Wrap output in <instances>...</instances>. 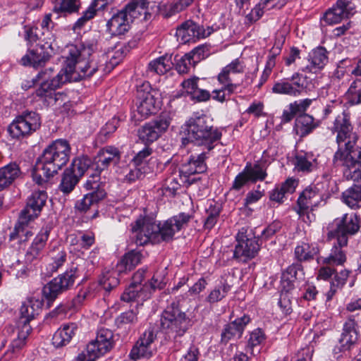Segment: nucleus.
<instances>
[{
    "label": "nucleus",
    "mask_w": 361,
    "mask_h": 361,
    "mask_svg": "<svg viewBox=\"0 0 361 361\" xmlns=\"http://www.w3.org/2000/svg\"><path fill=\"white\" fill-rule=\"evenodd\" d=\"M99 35L94 34L82 41L79 45L68 47L64 67L54 75L53 68H45L37 73L24 88H30L36 82H40L36 90V95L44 99L48 104L54 105L63 94L56 92L68 81H76L93 75L99 68V62L94 59L93 54L99 47Z\"/></svg>",
    "instance_id": "obj_1"
},
{
    "label": "nucleus",
    "mask_w": 361,
    "mask_h": 361,
    "mask_svg": "<svg viewBox=\"0 0 361 361\" xmlns=\"http://www.w3.org/2000/svg\"><path fill=\"white\" fill-rule=\"evenodd\" d=\"M353 129L349 112L344 111L336 116L331 132L336 133L338 149L332 162L342 167L346 180L355 183L342 193V200L350 208L356 209L361 207V146L355 148L358 136Z\"/></svg>",
    "instance_id": "obj_2"
},
{
    "label": "nucleus",
    "mask_w": 361,
    "mask_h": 361,
    "mask_svg": "<svg viewBox=\"0 0 361 361\" xmlns=\"http://www.w3.org/2000/svg\"><path fill=\"white\" fill-rule=\"evenodd\" d=\"M191 219L185 213H180L164 221L161 225L157 224L149 219L140 218L132 227L135 233V243L145 245L148 243H159L161 241H170L176 233L185 227Z\"/></svg>",
    "instance_id": "obj_3"
},
{
    "label": "nucleus",
    "mask_w": 361,
    "mask_h": 361,
    "mask_svg": "<svg viewBox=\"0 0 361 361\" xmlns=\"http://www.w3.org/2000/svg\"><path fill=\"white\" fill-rule=\"evenodd\" d=\"M71 148L66 140L53 141L43 151L37 161V170H41L45 178H49L56 173L70 159Z\"/></svg>",
    "instance_id": "obj_4"
},
{
    "label": "nucleus",
    "mask_w": 361,
    "mask_h": 361,
    "mask_svg": "<svg viewBox=\"0 0 361 361\" xmlns=\"http://www.w3.org/2000/svg\"><path fill=\"white\" fill-rule=\"evenodd\" d=\"M186 139L197 145H202L207 151L214 148V143L218 141L221 133L214 128L209 118L203 114H194L187 121Z\"/></svg>",
    "instance_id": "obj_5"
},
{
    "label": "nucleus",
    "mask_w": 361,
    "mask_h": 361,
    "mask_svg": "<svg viewBox=\"0 0 361 361\" xmlns=\"http://www.w3.org/2000/svg\"><path fill=\"white\" fill-rule=\"evenodd\" d=\"M190 326V319L180 309L178 302H173L162 313L161 329L169 337L183 336Z\"/></svg>",
    "instance_id": "obj_6"
},
{
    "label": "nucleus",
    "mask_w": 361,
    "mask_h": 361,
    "mask_svg": "<svg viewBox=\"0 0 361 361\" xmlns=\"http://www.w3.org/2000/svg\"><path fill=\"white\" fill-rule=\"evenodd\" d=\"M80 275L79 267L72 265L63 274L53 279L44 286L42 289L43 296L49 302L54 301L59 295L71 289Z\"/></svg>",
    "instance_id": "obj_7"
},
{
    "label": "nucleus",
    "mask_w": 361,
    "mask_h": 361,
    "mask_svg": "<svg viewBox=\"0 0 361 361\" xmlns=\"http://www.w3.org/2000/svg\"><path fill=\"white\" fill-rule=\"evenodd\" d=\"M121 159L119 149L114 146H106L101 149L94 158L92 169L94 172L90 174L92 179L87 180V185L92 189L95 188L92 184H96L99 180L102 171L107 169L111 164H118Z\"/></svg>",
    "instance_id": "obj_8"
},
{
    "label": "nucleus",
    "mask_w": 361,
    "mask_h": 361,
    "mask_svg": "<svg viewBox=\"0 0 361 361\" xmlns=\"http://www.w3.org/2000/svg\"><path fill=\"white\" fill-rule=\"evenodd\" d=\"M336 228L329 231L328 239H338L340 244L347 245L348 236L355 235L360 228V218L355 213L345 214L334 221Z\"/></svg>",
    "instance_id": "obj_9"
},
{
    "label": "nucleus",
    "mask_w": 361,
    "mask_h": 361,
    "mask_svg": "<svg viewBox=\"0 0 361 361\" xmlns=\"http://www.w3.org/2000/svg\"><path fill=\"white\" fill-rule=\"evenodd\" d=\"M236 245L233 251V259L238 262L246 263L257 255L260 245L255 237H249L247 230L241 228L235 236Z\"/></svg>",
    "instance_id": "obj_10"
},
{
    "label": "nucleus",
    "mask_w": 361,
    "mask_h": 361,
    "mask_svg": "<svg viewBox=\"0 0 361 361\" xmlns=\"http://www.w3.org/2000/svg\"><path fill=\"white\" fill-rule=\"evenodd\" d=\"M114 345L112 331L102 328L98 330L95 339L91 341L84 352L89 356V361L97 360L109 353Z\"/></svg>",
    "instance_id": "obj_11"
},
{
    "label": "nucleus",
    "mask_w": 361,
    "mask_h": 361,
    "mask_svg": "<svg viewBox=\"0 0 361 361\" xmlns=\"http://www.w3.org/2000/svg\"><path fill=\"white\" fill-rule=\"evenodd\" d=\"M356 322L349 318L343 324V332L338 343L334 348L333 353L336 359H339L343 354L350 353L358 344V332Z\"/></svg>",
    "instance_id": "obj_12"
},
{
    "label": "nucleus",
    "mask_w": 361,
    "mask_h": 361,
    "mask_svg": "<svg viewBox=\"0 0 361 361\" xmlns=\"http://www.w3.org/2000/svg\"><path fill=\"white\" fill-rule=\"evenodd\" d=\"M40 125V118L38 114L26 111L18 116L9 126L8 132L13 137L19 138L36 131Z\"/></svg>",
    "instance_id": "obj_13"
},
{
    "label": "nucleus",
    "mask_w": 361,
    "mask_h": 361,
    "mask_svg": "<svg viewBox=\"0 0 361 361\" xmlns=\"http://www.w3.org/2000/svg\"><path fill=\"white\" fill-rule=\"evenodd\" d=\"M54 48L50 42H45L29 48L26 54L20 59L23 66H30L37 68L42 67L49 61L54 54Z\"/></svg>",
    "instance_id": "obj_14"
},
{
    "label": "nucleus",
    "mask_w": 361,
    "mask_h": 361,
    "mask_svg": "<svg viewBox=\"0 0 361 361\" xmlns=\"http://www.w3.org/2000/svg\"><path fill=\"white\" fill-rule=\"evenodd\" d=\"M170 124V117L167 115H161L139 128V139L145 144H151L167 130Z\"/></svg>",
    "instance_id": "obj_15"
},
{
    "label": "nucleus",
    "mask_w": 361,
    "mask_h": 361,
    "mask_svg": "<svg viewBox=\"0 0 361 361\" xmlns=\"http://www.w3.org/2000/svg\"><path fill=\"white\" fill-rule=\"evenodd\" d=\"M324 183H317L306 187L300 194L297 206L302 209H314L322 205L325 200Z\"/></svg>",
    "instance_id": "obj_16"
},
{
    "label": "nucleus",
    "mask_w": 361,
    "mask_h": 361,
    "mask_svg": "<svg viewBox=\"0 0 361 361\" xmlns=\"http://www.w3.org/2000/svg\"><path fill=\"white\" fill-rule=\"evenodd\" d=\"M305 80L306 78L295 73L290 78H283L275 82L271 91L277 94L298 97L307 88Z\"/></svg>",
    "instance_id": "obj_17"
},
{
    "label": "nucleus",
    "mask_w": 361,
    "mask_h": 361,
    "mask_svg": "<svg viewBox=\"0 0 361 361\" xmlns=\"http://www.w3.org/2000/svg\"><path fill=\"white\" fill-rule=\"evenodd\" d=\"M157 334L153 329H147L140 337L130 350L129 357L136 361L141 358H149L156 351L154 342Z\"/></svg>",
    "instance_id": "obj_18"
},
{
    "label": "nucleus",
    "mask_w": 361,
    "mask_h": 361,
    "mask_svg": "<svg viewBox=\"0 0 361 361\" xmlns=\"http://www.w3.org/2000/svg\"><path fill=\"white\" fill-rule=\"evenodd\" d=\"M135 8V5L128 4L114 14L106 23V31L111 35L125 34L130 28V21L133 16L132 11Z\"/></svg>",
    "instance_id": "obj_19"
},
{
    "label": "nucleus",
    "mask_w": 361,
    "mask_h": 361,
    "mask_svg": "<svg viewBox=\"0 0 361 361\" xmlns=\"http://www.w3.org/2000/svg\"><path fill=\"white\" fill-rule=\"evenodd\" d=\"M355 6L349 0H338L336 5L329 9L322 20L329 25L340 23L344 18H348L355 13Z\"/></svg>",
    "instance_id": "obj_20"
},
{
    "label": "nucleus",
    "mask_w": 361,
    "mask_h": 361,
    "mask_svg": "<svg viewBox=\"0 0 361 361\" xmlns=\"http://www.w3.org/2000/svg\"><path fill=\"white\" fill-rule=\"evenodd\" d=\"M245 66L240 59L233 60L229 64L222 68L217 75L219 83H226L225 88L228 90V94H232L239 85L233 83L231 78V74L243 73L245 71Z\"/></svg>",
    "instance_id": "obj_21"
},
{
    "label": "nucleus",
    "mask_w": 361,
    "mask_h": 361,
    "mask_svg": "<svg viewBox=\"0 0 361 361\" xmlns=\"http://www.w3.org/2000/svg\"><path fill=\"white\" fill-rule=\"evenodd\" d=\"M47 199V192L44 190H35L27 198L25 208L21 212L22 221L25 220V216L34 219L37 217L45 205Z\"/></svg>",
    "instance_id": "obj_22"
},
{
    "label": "nucleus",
    "mask_w": 361,
    "mask_h": 361,
    "mask_svg": "<svg viewBox=\"0 0 361 361\" xmlns=\"http://www.w3.org/2000/svg\"><path fill=\"white\" fill-rule=\"evenodd\" d=\"M206 152L191 154L183 160L180 168V172L185 176H190L196 173H202L207 171L205 159Z\"/></svg>",
    "instance_id": "obj_23"
},
{
    "label": "nucleus",
    "mask_w": 361,
    "mask_h": 361,
    "mask_svg": "<svg viewBox=\"0 0 361 361\" xmlns=\"http://www.w3.org/2000/svg\"><path fill=\"white\" fill-rule=\"evenodd\" d=\"M209 32L206 33L204 29L192 20H187L177 28L176 35L183 43L195 42L197 39L207 37Z\"/></svg>",
    "instance_id": "obj_24"
},
{
    "label": "nucleus",
    "mask_w": 361,
    "mask_h": 361,
    "mask_svg": "<svg viewBox=\"0 0 361 361\" xmlns=\"http://www.w3.org/2000/svg\"><path fill=\"white\" fill-rule=\"evenodd\" d=\"M249 316L244 314L235 319L232 322L225 325L221 333V343L226 344L232 339L239 338L242 336L245 327L250 322Z\"/></svg>",
    "instance_id": "obj_25"
},
{
    "label": "nucleus",
    "mask_w": 361,
    "mask_h": 361,
    "mask_svg": "<svg viewBox=\"0 0 361 361\" xmlns=\"http://www.w3.org/2000/svg\"><path fill=\"white\" fill-rule=\"evenodd\" d=\"M51 229L52 227L49 224L41 228L26 253L27 260L32 261L41 257Z\"/></svg>",
    "instance_id": "obj_26"
},
{
    "label": "nucleus",
    "mask_w": 361,
    "mask_h": 361,
    "mask_svg": "<svg viewBox=\"0 0 361 361\" xmlns=\"http://www.w3.org/2000/svg\"><path fill=\"white\" fill-rule=\"evenodd\" d=\"M328 60L326 49L322 47H317L309 54L308 63L301 67L300 71L316 73L326 65Z\"/></svg>",
    "instance_id": "obj_27"
},
{
    "label": "nucleus",
    "mask_w": 361,
    "mask_h": 361,
    "mask_svg": "<svg viewBox=\"0 0 361 361\" xmlns=\"http://www.w3.org/2000/svg\"><path fill=\"white\" fill-rule=\"evenodd\" d=\"M140 102L137 104V111L141 118H146L154 114L160 109L161 102L156 98L152 92H143L140 95Z\"/></svg>",
    "instance_id": "obj_28"
},
{
    "label": "nucleus",
    "mask_w": 361,
    "mask_h": 361,
    "mask_svg": "<svg viewBox=\"0 0 361 361\" xmlns=\"http://www.w3.org/2000/svg\"><path fill=\"white\" fill-rule=\"evenodd\" d=\"M42 307L43 301L39 299L32 298L25 301L22 304L20 310V317L19 325H30V322L33 319L36 315L39 314Z\"/></svg>",
    "instance_id": "obj_29"
},
{
    "label": "nucleus",
    "mask_w": 361,
    "mask_h": 361,
    "mask_svg": "<svg viewBox=\"0 0 361 361\" xmlns=\"http://www.w3.org/2000/svg\"><path fill=\"white\" fill-rule=\"evenodd\" d=\"M107 5V0H93L87 8L82 13V16L74 23L73 30L74 32L81 30L88 21L96 16L98 11L104 10Z\"/></svg>",
    "instance_id": "obj_30"
},
{
    "label": "nucleus",
    "mask_w": 361,
    "mask_h": 361,
    "mask_svg": "<svg viewBox=\"0 0 361 361\" xmlns=\"http://www.w3.org/2000/svg\"><path fill=\"white\" fill-rule=\"evenodd\" d=\"M78 330L75 323H68L62 325L54 334L52 343L56 348H61L70 343Z\"/></svg>",
    "instance_id": "obj_31"
},
{
    "label": "nucleus",
    "mask_w": 361,
    "mask_h": 361,
    "mask_svg": "<svg viewBox=\"0 0 361 361\" xmlns=\"http://www.w3.org/2000/svg\"><path fill=\"white\" fill-rule=\"evenodd\" d=\"M20 175L19 166L11 162L0 168V191L11 185Z\"/></svg>",
    "instance_id": "obj_32"
},
{
    "label": "nucleus",
    "mask_w": 361,
    "mask_h": 361,
    "mask_svg": "<svg viewBox=\"0 0 361 361\" xmlns=\"http://www.w3.org/2000/svg\"><path fill=\"white\" fill-rule=\"evenodd\" d=\"M331 240H334L333 246L329 256L324 259V263L332 266L343 265L346 261V253L344 248L347 245L340 244L338 239H331Z\"/></svg>",
    "instance_id": "obj_33"
},
{
    "label": "nucleus",
    "mask_w": 361,
    "mask_h": 361,
    "mask_svg": "<svg viewBox=\"0 0 361 361\" xmlns=\"http://www.w3.org/2000/svg\"><path fill=\"white\" fill-rule=\"evenodd\" d=\"M142 255L140 251L131 250L126 253L116 265L118 273L126 272L134 269L141 262Z\"/></svg>",
    "instance_id": "obj_34"
},
{
    "label": "nucleus",
    "mask_w": 361,
    "mask_h": 361,
    "mask_svg": "<svg viewBox=\"0 0 361 361\" xmlns=\"http://www.w3.org/2000/svg\"><path fill=\"white\" fill-rule=\"evenodd\" d=\"M105 195L106 192L103 189H97L84 195L82 199L77 201L75 208L80 212H86L92 206L102 200Z\"/></svg>",
    "instance_id": "obj_35"
},
{
    "label": "nucleus",
    "mask_w": 361,
    "mask_h": 361,
    "mask_svg": "<svg viewBox=\"0 0 361 361\" xmlns=\"http://www.w3.org/2000/svg\"><path fill=\"white\" fill-rule=\"evenodd\" d=\"M295 166L298 171L311 172L317 168V156L312 152L300 153L295 157Z\"/></svg>",
    "instance_id": "obj_36"
},
{
    "label": "nucleus",
    "mask_w": 361,
    "mask_h": 361,
    "mask_svg": "<svg viewBox=\"0 0 361 361\" xmlns=\"http://www.w3.org/2000/svg\"><path fill=\"white\" fill-rule=\"evenodd\" d=\"M92 164L93 162L87 156L78 157L73 160L71 167L68 169L78 178H81L86 171H88L90 175L94 172Z\"/></svg>",
    "instance_id": "obj_37"
},
{
    "label": "nucleus",
    "mask_w": 361,
    "mask_h": 361,
    "mask_svg": "<svg viewBox=\"0 0 361 361\" xmlns=\"http://www.w3.org/2000/svg\"><path fill=\"white\" fill-rule=\"evenodd\" d=\"M172 65L171 57L164 55L150 61L148 64V71L163 75L171 70Z\"/></svg>",
    "instance_id": "obj_38"
},
{
    "label": "nucleus",
    "mask_w": 361,
    "mask_h": 361,
    "mask_svg": "<svg viewBox=\"0 0 361 361\" xmlns=\"http://www.w3.org/2000/svg\"><path fill=\"white\" fill-rule=\"evenodd\" d=\"M32 331L30 325L25 324L22 326L18 331L17 338L14 339L9 347L6 355L16 354L21 350L25 345V341Z\"/></svg>",
    "instance_id": "obj_39"
},
{
    "label": "nucleus",
    "mask_w": 361,
    "mask_h": 361,
    "mask_svg": "<svg viewBox=\"0 0 361 361\" xmlns=\"http://www.w3.org/2000/svg\"><path fill=\"white\" fill-rule=\"evenodd\" d=\"M50 262L48 264L47 269L49 272L57 271L67 260L66 252L60 247L54 249L49 253Z\"/></svg>",
    "instance_id": "obj_40"
},
{
    "label": "nucleus",
    "mask_w": 361,
    "mask_h": 361,
    "mask_svg": "<svg viewBox=\"0 0 361 361\" xmlns=\"http://www.w3.org/2000/svg\"><path fill=\"white\" fill-rule=\"evenodd\" d=\"M314 118L308 114H303L296 119L295 128L297 133L301 137L310 134L315 128Z\"/></svg>",
    "instance_id": "obj_41"
},
{
    "label": "nucleus",
    "mask_w": 361,
    "mask_h": 361,
    "mask_svg": "<svg viewBox=\"0 0 361 361\" xmlns=\"http://www.w3.org/2000/svg\"><path fill=\"white\" fill-rule=\"evenodd\" d=\"M244 171L252 183L262 181L267 176V169L258 162L253 165L250 162L247 163Z\"/></svg>",
    "instance_id": "obj_42"
},
{
    "label": "nucleus",
    "mask_w": 361,
    "mask_h": 361,
    "mask_svg": "<svg viewBox=\"0 0 361 361\" xmlns=\"http://www.w3.org/2000/svg\"><path fill=\"white\" fill-rule=\"evenodd\" d=\"M318 249L313 244L302 243L295 249V256L299 262L308 261L314 258Z\"/></svg>",
    "instance_id": "obj_43"
},
{
    "label": "nucleus",
    "mask_w": 361,
    "mask_h": 361,
    "mask_svg": "<svg viewBox=\"0 0 361 361\" xmlns=\"http://www.w3.org/2000/svg\"><path fill=\"white\" fill-rule=\"evenodd\" d=\"M149 297V293H145L141 286L130 284L121 295V298L123 301L129 302L135 300L139 302Z\"/></svg>",
    "instance_id": "obj_44"
},
{
    "label": "nucleus",
    "mask_w": 361,
    "mask_h": 361,
    "mask_svg": "<svg viewBox=\"0 0 361 361\" xmlns=\"http://www.w3.org/2000/svg\"><path fill=\"white\" fill-rule=\"evenodd\" d=\"M80 178L75 175V173H72L71 170L68 169L65 170L63 172L61 182L59 185L60 190L63 193H69L71 192L79 181Z\"/></svg>",
    "instance_id": "obj_45"
},
{
    "label": "nucleus",
    "mask_w": 361,
    "mask_h": 361,
    "mask_svg": "<svg viewBox=\"0 0 361 361\" xmlns=\"http://www.w3.org/2000/svg\"><path fill=\"white\" fill-rule=\"evenodd\" d=\"M80 6V0H59L54 8V11L57 13H73L78 12Z\"/></svg>",
    "instance_id": "obj_46"
},
{
    "label": "nucleus",
    "mask_w": 361,
    "mask_h": 361,
    "mask_svg": "<svg viewBox=\"0 0 361 361\" xmlns=\"http://www.w3.org/2000/svg\"><path fill=\"white\" fill-rule=\"evenodd\" d=\"M231 290V286L224 282L216 286L210 291L206 300L209 303H216L224 298Z\"/></svg>",
    "instance_id": "obj_47"
},
{
    "label": "nucleus",
    "mask_w": 361,
    "mask_h": 361,
    "mask_svg": "<svg viewBox=\"0 0 361 361\" xmlns=\"http://www.w3.org/2000/svg\"><path fill=\"white\" fill-rule=\"evenodd\" d=\"M265 340V334L260 329H256L249 335L246 350L251 354L255 353V348L259 346Z\"/></svg>",
    "instance_id": "obj_48"
},
{
    "label": "nucleus",
    "mask_w": 361,
    "mask_h": 361,
    "mask_svg": "<svg viewBox=\"0 0 361 361\" xmlns=\"http://www.w3.org/2000/svg\"><path fill=\"white\" fill-rule=\"evenodd\" d=\"M192 56L187 53L180 59H176V69L180 74L187 73L195 65Z\"/></svg>",
    "instance_id": "obj_49"
},
{
    "label": "nucleus",
    "mask_w": 361,
    "mask_h": 361,
    "mask_svg": "<svg viewBox=\"0 0 361 361\" xmlns=\"http://www.w3.org/2000/svg\"><path fill=\"white\" fill-rule=\"evenodd\" d=\"M116 272H106L99 279V283L106 291H111L119 283Z\"/></svg>",
    "instance_id": "obj_50"
},
{
    "label": "nucleus",
    "mask_w": 361,
    "mask_h": 361,
    "mask_svg": "<svg viewBox=\"0 0 361 361\" xmlns=\"http://www.w3.org/2000/svg\"><path fill=\"white\" fill-rule=\"evenodd\" d=\"M348 95L353 104L361 103V80H355L350 84Z\"/></svg>",
    "instance_id": "obj_51"
},
{
    "label": "nucleus",
    "mask_w": 361,
    "mask_h": 361,
    "mask_svg": "<svg viewBox=\"0 0 361 361\" xmlns=\"http://www.w3.org/2000/svg\"><path fill=\"white\" fill-rule=\"evenodd\" d=\"M129 4H133L136 6V8L132 11V13L133 14V18H135L136 14H139L140 16L143 15V19L145 20H149L152 18V15L148 9L149 2L145 0H141L130 3Z\"/></svg>",
    "instance_id": "obj_52"
},
{
    "label": "nucleus",
    "mask_w": 361,
    "mask_h": 361,
    "mask_svg": "<svg viewBox=\"0 0 361 361\" xmlns=\"http://www.w3.org/2000/svg\"><path fill=\"white\" fill-rule=\"evenodd\" d=\"M90 291L89 289L80 290L77 295L72 300L68 306L69 310L77 311L83 305L84 301L90 296Z\"/></svg>",
    "instance_id": "obj_53"
},
{
    "label": "nucleus",
    "mask_w": 361,
    "mask_h": 361,
    "mask_svg": "<svg viewBox=\"0 0 361 361\" xmlns=\"http://www.w3.org/2000/svg\"><path fill=\"white\" fill-rule=\"evenodd\" d=\"M207 217L204 222V227L207 229H212L217 222L220 209L219 207L210 205L207 209Z\"/></svg>",
    "instance_id": "obj_54"
},
{
    "label": "nucleus",
    "mask_w": 361,
    "mask_h": 361,
    "mask_svg": "<svg viewBox=\"0 0 361 361\" xmlns=\"http://www.w3.org/2000/svg\"><path fill=\"white\" fill-rule=\"evenodd\" d=\"M25 220H26V221H22L21 214H20L19 216L18 221L16 224L17 227H18V237H19V240L20 241H25L27 239V237L29 235H32V233L29 231L28 227H27V224H28L29 221L32 220V219L28 217L27 216H25Z\"/></svg>",
    "instance_id": "obj_55"
},
{
    "label": "nucleus",
    "mask_w": 361,
    "mask_h": 361,
    "mask_svg": "<svg viewBox=\"0 0 361 361\" xmlns=\"http://www.w3.org/2000/svg\"><path fill=\"white\" fill-rule=\"evenodd\" d=\"M188 54L192 56V60L196 64L208 56L209 54V48L207 45L202 44L195 47L191 51L188 52Z\"/></svg>",
    "instance_id": "obj_56"
},
{
    "label": "nucleus",
    "mask_w": 361,
    "mask_h": 361,
    "mask_svg": "<svg viewBox=\"0 0 361 361\" xmlns=\"http://www.w3.org/2000/svg\"><path fill=\"white\" fill-rule=\"evenodd\" d=\"M160 12L164 18H169L181 11L176 1L173 2H167L161 5Z\"/></svg>",
    "instance_id": "obj_57"
},
{
    "label": "nucleus",
    "mask_w": 361,
    "mask_h": 361,
    "mask_svg": "<svg viewBox=\"0 0 361 361\" xmlns=\"http://www.w3.org/2000/svg\"><path fill=\"white\" fill-rule=\"evenodd\" d=\"M103 61L106 63L107 59H109V63L111 66H116L119 63L123 57V51L121 49H118L114 51H109L105 54L102 55Z\"/></svg>",
    "instance_id": "obj_58"
},
{
    "label": "nucleus",
    "mask_w": 361,
    "mask_h": 361,
    "mask_svg": "<svg viewBox=\"0 0 361 361\" xmlns=\"http://www.w3.org/2000/svg\"><path fill=\"white\" fill-rule=\"evenodd\" d=\"M282 224L279 221H274L263 230L261 238L265 240H269L281 228Z\"/></svg>",
    "instance_id": "obj_59"
},
{
    "label": "nucleus",
    "mask_w": 361,
    "mask_h": 361,
    "mask_svg": "<svg viewBox=\"0 0 361 361\" xmlns=\"http://www.w3.org/2000/svg\"><path fill=\"white\" fill-rule=\"evenodd\" d=\"M24 30V39L28 43H34L36 42L39 39V36L37 34V27L27 25L23 27Z\"/></svg>",
    "instance_id": "obj_60"
},
{
    "label": "nucleus",
    "mask_w": 361,
    "mask_h": 361,
    "mask_svg": "<svg viewBox=\"0 0 361 361\" xmlns=\"http://www.w3.org/2000/svg\"><path fill=\"white\" fill-rule=\"evenodd\" d=\"M249 182H250V180L243 169L242 172L239 173L235 176V178L233 182L231 189L236 190V191L240 190L243 187H244Z\"/></svg>",
    "instance_id": "obj_61"
},
{
    "label": "nucleus",
    "mask_w": 361,
    "mask_h": 361,
    "mask_svg": "<svg viewBox=\"0 0 361 361\" xmlns=\"http://www.w3.org/2000/svg\"><path fill=\"white\" fill-rule=\"evenodd\" d=\"M198 78H188L182 82L181 86L185 92L192 97L198 87Z\"/></svg>",
    "instance_id": "obj_62"
},
{
    "label": "nucleus",
    "mask_w": 361,
    "mask_h": 361,
    "mask_svg": "<svg viewBox=\"0 0 361 361\" xmlns=\"http://www.w3.org/2000/svg\"><path fill=\"white\" fill-rule=\"evenodd\" d=\"M152 154V149L148 146L140 151L133 158V162L135 166H140L147 161V159Z\"/></svg>",
    "instance_id": "obj_63"
},
{
    "label": "nucleus",
    "mask_w": 361,
    "mask_h": 361,
    "mask_svg": "<svg viewBox=\"0 0 361 361\" xmlns=\"http://www.w3.org/2000/svg\"><path fill=\"white\" fill-rule=\"evenodd\" d=\"M298 185V180L293 178H288L283 183L278 186L285 194H291L295 192Z\"/></svg>",
    "instance_id": "obj_64"
}]
</instances>
